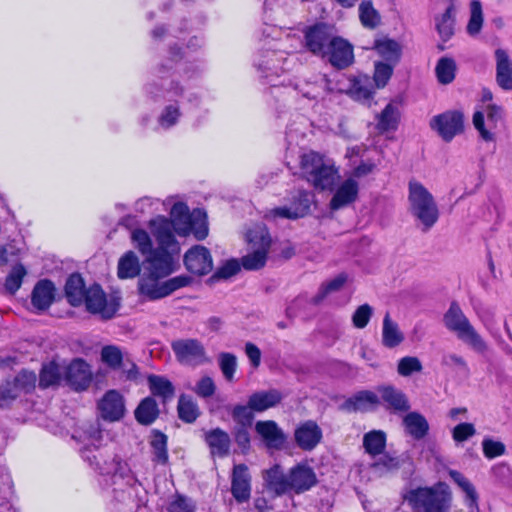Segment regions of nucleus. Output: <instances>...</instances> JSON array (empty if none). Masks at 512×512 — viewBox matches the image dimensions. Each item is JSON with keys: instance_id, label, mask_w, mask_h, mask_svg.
<instances>
[{"instance_id": "nucleus-50", "label": "nucleus", "mask_w": 512, "mask_h": 512, "mask_svg": "<svg viewBox=\"0 0 512 512\" xmlns=\"http://www.w3.org/2000/svg\"><path fill=\"white\" fill-rule=\"evenodd\" d=\"M62 376L60 366L55 362H50L43 366L40 372L39 386L41 388H48L57 385Z\"/></svg>"}, {"instance_id": "nucleus-48", "label": "nucleus", "mask_w": 512, "mask_h": 512, "mask_svg": "<svg viewBox=\"0 0 512 512\" xmlns=\"http://www.w3.org/2000/svg\"><path fill=\"white\" fill-rule=\"evenodd\" d=\"M189 234L193 233L196 239L203 240L208 235L207 215L201 209L192 211V219L189 222Z\"/></svg>"}, {"instance_id": "nucleus-54", "label": "nucleus", "mask_w": 512, "mask_h": 512, "mask_svg": "<svg viewBox=\"0 0 512 512\" xmlns=\"http://www.w3.org/2000/svg\"><path fill=\"white\" fill-rule=\"evenodd\" d=\"M101 360L111 369H119L123 363L122 351L115 345L104 346L101 350Z\"/></svg>"}, {"instance_id": "nucleus-37", "label": "nucleus", "mask_w": 512, "mask_h": 512, "mask_svg": "<svg viewBox=\"0 0 512 512\" xmlns=\"http://www.w3.org/2000/svg\"><path fill=\"white\" fill-rule=\"evenodd\" d=\"M373 459L374 461L369 465L370 474L373 477L386 476L399 468L398 458L387 453H382Z\"/></svg>"}, {"instance_id": "nucleus-44", "label": "nucleus", "mask_w": 512, "mask_h": 512, "mask_svg": "<svg viewBox=\"0 0 512 512\" xmlns=\"http://www.w3.org/2000/svg\"><path fill=\"white\" fill-rule=\"evenodd\" d=\"M375 87L369 76L359 75L353 80L350 92L357 100H369L375 91Z\"/></svg>"}, {"instance_id": "nucleus-4", "label": "nucleus", "mask_w": 512, "mask_h": 512, "mask_svg": "<svg viewBox=\"0 0 512 512\" xmlns=\"http://www.w3.org/2000/svg\"><path fill=\"white\" fill-rule=\"evenodd\" d=\"M300 170L302 176L315 189L321 191L332 190L339 178V171L334 160L314 151L303 153L300 156Z\"/></svg>"}, {"instance_id": "nucleus-12", "label": "nucleus", "mask_w": 512, "mask_h": 512, "mask_svg": "<svg viewBox=\"0 0 512 512\" xmlns=\"http://www.w3.org/2000/svg\"><path fill=\"white\" fill-rule=\"evenodd\" d=\"M171 348L177 361L182 365L196 367L209 362L204 345L197 339L174 340Z\"/></svg>"}, {"instance_id": "nucleus-55", "label": "nucleus", "mask_w": 512, "mask_h": 512, "mask_svg": "<svg viewBox=\"0 0 512 512\" xmlns=\"http://www.w3.org/2000/svg\"><path fill=\"white\" fill-rule=\"evenodd\" d=\"M398 118H399V113H398L397 108L392 104H388L384 108V110L382 111V113L379 117L378 128L381 131L394 130L397 127Z\"/></svg>"}, {"instance_id": "nucleus-14", "label": "nucleus", "mask_w": 512, "mask_h": 512, "mask_svg": "<svg viewBox=\"0 0 512 512\" xmlns=\"http://www.w3.org/2000/svg\"><path fill=\"white\" fill-rule=\"evenodd\" d=\"M430 126L438 132L444 141L449 142L463 131V114L459 111H447L434 116L430 121Z\"/></svg>"}, {"instance_id": "nucleus-62", "label": "nucleus", "mask_w": 512, "mask_h": 512, "mask_svg": "<svg viewBox=\"0 0 512 512\" xmlns=\"http://www.w3.org/2000/svg\"><path fill=\"white\" fill-rule=\"evenodd\" d=\"M253 409L247 405H236L232 410L233 420L240 425V427L250 426L253 420Z\"/></svg>"}, {"instance_id": "nucleus-15", "label": "nucleus", "mask_w": 512, "mask_h": 512, "mask_svg": "<svg viewBox=\"0 0 512 512\" xmlns=\"http://www.w3.org/2000/svg\"><path fill=\"white\" fill-rule=\"evenodd\" d=\"M66 383L76 391H82L89 387L92 381V372L88 363L76 358L63 371Z\"/></svg>"}, {"instance_id": "nucleus-20", "label": "nucleus", "mask_w": 512, "mask_h": 512, "mask_svg": "<svg viewBox=\"0 0 512 512\" xmlns=\"http://www.w3.org/2000/svg\"><path fill=\"white\" fill-rule=\"evenodd\" d=\"M255 431L268 449H283L287 437L275 421H258L255 425Z\"/></svg>"}, {"instance_id": "nucleus-25", "label": "nucleus", "mask_w": 512, "mask_h": 512, "mask_svg": "<svg viewBox=\"0 0 512 512\" xmlns=\"http://www.w3.org/2000/svg\"><path fill=\"white\" fill-rule=\"evenodd\" d=\"M380 401L382 400L388 410L395 413L407 412L410 404L407 396L394 386H380L377 389Z\"/></svg>"}, {"instance_id": "nucleus-1", "label": "nucleus", "mask_w": 512, "mask_h": 512, "mask_svg": "<svg viewBox=\"0 0 512 512\" xmlns=\"http://www.w3.org/2000/svg\"><path fill=\"white\" fill-rule=\"evenodd\" d=\"M168 59L157 68L160 82L152 81L145 85V93L152 100L164 99L167 103L162 108L157 118L159 128L168 130L176 126L182 116L181 104L184 100L197 102L198 95L185 88L176 79L177 75L192 77L198 70V66H189L187 62Z\"/></svg>"}, {"instance_id": "nucleus-46", "label": "nucleus", "mask_w": 512, "mask_h": 512, "mask_svg": "<svg viewBox=\"0 0 512 512\" xmlns=\"http://www.w3.org/2000/svg\"><path fill=\"white\" fill-rule=\"evenodd\" d=\"M449 476L465 493L467 505L470 508L476 507L478 495L473 484L462 473L456 470H450Z\"/></svg>"}, {"instance_id": "nucleus-8", "label": "nucleus", "mask_w": 512, "mask_h": 512, "mask_svg": "<svg viewBox=\"0 0 512 512\" xmlns=\"http://www.w3.org/2000/svg\"><path fill=\"white\" fill-rule=\"evenodd\" d=\"M406 500L414 510L448 512L449 494L440 488L419 487L408 492Z\"/></svg>"}, {"instance_id": "nucleus-2", "label": "nucleus", "mask_w": 512, "mask_h": 512, "mask_svg": "<svg viewBox=\"0 0 512 512\" xmlns=\"http://www.w3.org/2000/svg\"><path fill=\"white\" fill-rule=\"evenodd\" d=\"M81 457L103 476H109L112 489L108 491V507L111 512H137L144 500L143 490L128 464L118 456L100 462L99 456L89 447L80 450Z\"/></svg>"}, {"instance_id": "nucleus-38", "label": "nucleus", "mask_w": 512, "mask_h": 512, "mask_svg": "<svg viewBox=\"0 0 512 512\" xmlns=\"http://www.w3.org/2000/svg\"><path fill=\"white\" fill-rule=\"evenodd\" d=\"M363 446L366 453L376 458L384 453L386 447V433L382 430H372L363 437Z\"/></svg>"}, {"instance_id": "nucleus-28", "label": "nucleus", "mask_w": 512, "mask_h": 512, "mask_svg": "<svg viewBox=\"0 0 512 512\" xmlns=\"http://www.w3.org/2000/svg\"><path fill=\"white\" fill-rule=\"evenodd\" d=\"M166 219L171 224V234L174 235V232L180 236L189 234V222L192 219V212L189 211L185 203H174L170 211V219Z\"/></svg>"}, {"instance_id": "nucleus-32", "label": "nucleus", "mask_w": 512, "mask_h": 512, "mask_svg": "<svg viewBox=\"0 0 512 512\" xmlns=\"http://www.w3.org/2000/svg\"><path fill=\"white\" fill-rule=\"evenodd\" d=\"M282 394L276 390L260 391L253 393L249 397V405L253 411L263 412L269 408L276 406L282 400Z\"/></svg>"}, {"instance_id": "nucleus-10", "label": "nucleus", "mask_w": 512, "mask_h": 512, "mask_svg": "<svg viewBox=\"0 0 512 512\" xmlns=\"http://www.w3.org/2000/svg\"><path fill=\"white\" fill-rule=\"evenodd\" d=\"M83 303L88 312L100 315L103 319H111L120 307V298L116 295L107 296L100 285L94 284L86 291Z\"/></svg>"}, {"instance_id": "nucleus-17", "label": "nucleus", "mask_w": 512, "mask_h": 512, "mask_svg": "<svg viewBox=\"0 0 512 512\" xmlns=\"http://www.w3.org/2000/svg\"><path fill=\"white\" fill-rule=\"evenodd\" d=\"M317 483V476L307 464H297L289 470L288 492L296 494L310 490Z\"/></svg>"}, {"instance_id": "nucleus-58", "label": "nucleus", "mask_w": 512, "mask_h": 512, "mask_svg": "<svg viewBox=\"0 0 512 512\" xmlns=\"http://www.w3.org/2000/svg\"><path fill=\"white\" fill-rule=\"evenodd\" d=\"M359 17L365 27L374 28L379 23V15L371 2H362L360 4Z\"/></svg>"}, {"instance_id": "nucleus-18", "label": "nucleus", "mask_w": 512, "mask_h": 512, "mask_svg": "<svg viewBox=\"0 0 512 512\" xmlns=\"http://www.w3.org/2000/svg\"><path fill=\"white\" fill-rule=\"evenodd\" d=\"M324 59L338 69L347 68L354 61L353 46L344 38L336 35Z\"/></svg>"}, {"instance_id": "nucleus-26", "label": "nucleus", "mask_w": 512, "mask_h": 512, "mask_svg": "<svg viewBox=\"0 0 512 512\" xmlns=\"http://www.w3.org/2000/svg\"><path fill=\"white\" fill-rule=\"evenodd\" d=\"M99 410L105 420H119L125 412L123 397L115 390L108 391L99 403Z\"/></svg>"}, {"instance_id": "nucleus-52", "label": "nucleus", "mask_w": 512, "mask_h": 512, "mask_svg": "<svg viewBox=\"0 0 512 512\" xmlns=\"http://www.w3.org/2000/svg\"><path fill=\"white\" fill-rule=\"evenodd\" d=\"M26 274L27 271L22 264L14 265L5 279L4 287L6 291L15 294L20 289Z\"/></svg>"}, {"instance_id": "nucleus-41", "label": "nucleus", "mask_w": 512, "mask_h": 512, "mask_svg": "<svg viewBox=\"0 0 512 512\" xmlns=\"http://www.w3.org/2000/svg\"><path fill=\"white\" fill-rule=\"evenodd\" d=\"M118 277L121 279L134 278L140 273L139 258L133 251L126 252L118 262Z\"/></svg>"}, {"instance_id": "nucleus-22", "label": "nucleus", "mask_w": 512, "mask_h": 512, "mask_svg": "<svg viewBox=\"0 0 512 512\" xmlns=\"http://www.w3.org/2000/svg\"><path fill=\"white\" fill-rule=\"evenodd\" d=\"M330 80L326 75H314L311 80L299 82L295 85L303 97L311 100L324 99V96L332 92Z\"/></svg>"}, {"instance_id": "nucleus-29", "label": "nucleus", "mask_w": 512, "mask_h": 512, "mask_svg": "<svg viewBox=\"0 0 512 512\" xmlns=\"http://www.w3.org/2000/svg\"><path fill=\"white\" fill-rule=\"evenodd\" d=\"M380 404V398L377 393L363 390L349 397L343 404V407L349 412L369 411L375 409Z\"/></svg>"}, {"instance_id": "nucleus-9", "label": "nucleus", "mask_w": 512, "mask_h": 512, "mask_svg": "<svg viewBox=\"0 0 512 512\" xmlns=\"http://www.w3.org/2000/svg\"><path fill=\"white\" fill-rule=\"evenodd\" d=\"M284 40H279L274 49L268 47L261 51L255 66L264 78L279 76L290 69L291 59L287 57Z\"/></svg>"}, {"instance_id": "nucleus-39", "label": "nucleus", "mask_w": 512, "mask_h": 512, "mask_svg": "<svg viewBox=\"0 0 512 512\" xmlns=\"http://www.w3.org/2000/svg\"><path fill=\"white\" fill-rule=\"evenodd\" d=\"M150 446L152 461L165 465L168 462L167 436L158 430H154L151 434Z\"/></svg>"}, {"instance_id": "nucleus-3", "label": "nucleus", "mask_w": 512, "mask_h": 512, "mask_svg": "<svg viewBox=\"0 0 512 512\" xmlns=\"http://www.w3.org/2000/svg\"><path fill=\"white\" fill-rule=\"evenodd\" d=\"M151 233L154 236L157 246L147 231L134 229L131 232V240L138 251L145 256L149 269L154 276L167 277L176 271L180 255V245L171 234V224L166 217L157 216L149 222Z\"/></svg>"}, {"instance_id": "nucleus-30", "label": "nucleus", "mask_w": 512, "mask_h": 512, "mask_svg": "<svg viewBox=\"0 0 512 512\" xmlns=\"http://www.w3.org/2000/svg\"><path fill=\"white\" fill-rule=\"evenodd\" d=\"M263 479L266 488L275 495L280 496L288 493L289 473L285 474L280 465L275 464L270 469L265 470Z\"/></svg>"}, {"instance_id": "nucleus-7", "label": "nucleus", "mask_w": 512, "mask_h": 512, "mask_svg": "<svg viewBox=\"0 0 512 512\" xmlns=\"http://www.w3.org/2000/svg\"><path fill=\"white\" fill-rule=\"evenodd\" d=\"M246 238L251 252L242 257L241 264L246 270H258L266 263L271 237L265 226L256 225L248 230Z\"/></svg>"}, {"instance_id": "nucleus-27", "label": "nucleus", "mask_w": 512, "mask_h": 512, "mask_svg": "<svg viewBox=\"0 0 512 512\" xmlns=\"http://www.w3.org/2000/svg\"><path fill=\"white\" fill-rule=\"evenodd\" d=\"M55 299V286L48 279L36 283L31 294V304L39 312L47 310Z\"/></svg>"}, {"instance_id": "nucleus-59", "label": "nucleus", "mask_w": 512, "mask_h": 512, "mask_svg": "<svg viewBox=\"0 0 512 512\" xmlns=\"http://www.w3.org/2000/svg\"><path fill=\"white\" fill-rule=\"evenodd\" d=\"M422 363L417 357L406 356L399 360L397 371L401 376L407 377L412 373L422 371Z\"/></svg>"}, {"instance_id": "nucleus-45", "label": "nucleus", "mask_w": 512, "mask_h": 512, "mask_svg": "<svg viewBox=\"0 0 512 512\" xmlns=\"http://www.w3.org/2000/svg\"><path fill=\"white\" fill-rule=\"evenodd\" d=\"M456 62L450 57H441L435 67L436 77L439 83L443 85L450 84L456 75Z\"/></svg>"}, {"instance_id": "nucleus-60", "label": "nucleus", "mask_w": 512, "mask_h": 512, "mask_svg": "<svg viewBox=\"0 0 512 512\" xmlns=\"http://www.w3.org/2000/svg\"><path fill=\"white\" fill-rule=\"evenodd\" d=\"M347 276L345 274H340L331 281L323 284L318 292V294L314 297V302L319 303L322 301L329 293L338 291L346 282Z\"/></svg>"}, {"instance_id": "nucleus-64", "label": "nucleus", "mask_w": 512, "mask_h": 512, "mask_svg": "<svg viewBox=\"0 0 512 512\" xmlns=\"http://www.w3.org/2000/svg\"><path fill=\"white\" fill-rule=\"evenodd\" d=\"M240 271V263L236 259L225 261L214 273V279H228Z\"/></svg>"}, {"instance_id": "nucleus-11", "label": "nucleus", "mask_w": 512, "mask_h": 512, "mask_svg": "<svg viewBox=\"0 0 512 512\" xmlns=\"http://www.w3.org/2000/svg\"><path fill=\"white\" fill-rule=\"evenodd\" d=\"M503 118V111L500 106L493 103L481 104L473 114V125L480 137L486 142L495 140L493 130Z\"/></svg>"}, {"instance_id": "nucleus-51", "label": "nucleus", "mask_w": 512, "mask_h": 512, "mask_svg": "<svg viewBox=\"0 0 512 512\" xmlns=\"http://www.w3.org/2000/svg\"><path fill=\"white\" fill-rule=\"evenodd\" d=\"M313 203L314 194L312 192L298 190L292 197L291 207L293 212L300 213L302 218L309 213Z\"/></svg>"}, {"instance_id": "nucleus-57", "label": "nucleus", "mask_w": 512, "mask_h": 512, "mask_svg": "<svg viewBox=\"0 0 512 512\" xmlns=\"http://www.w3.org/2000/svg\"><path fill=\"white\" fill-rule=\"evenodd\" d=\"M393 64L377 62L375 64L374 77L372 79L376 88H383L388 83L393 73Z\"/></svg>"}, {"instance_id": "nucleus-40", "label": "nucleus", "mask_w": 512, "mask_h": 512, "mask_svg": "<svg viewBox=\"0 0 512 512\" xmlns=\"http://www.w3.org/2000/svg\"><path fill=\"white\" fill-rule=\"evenodd\" d=\"M404 336L399 330L398 324L391 320L387 313L383 319L382 343L385 347L394 348L402 343Z\"/></svg>"}, {"instance_id": "nucleus-36", "label": "nucleus", "mask_w": 512, "mask_h": 512, "mask_svg": "<svg viewBox=\"0 0 512 512\" xmlns=\"http://www.w3.org/2000/svg\"><path fill=\"white\" fill-rule=\"evenodd\" d=\"M373 49L390 64L395 65L401 57V46L400 44L387 37L377 39L374 41Z\"/></svg>"}, {"instance_id": "nucleus-56", "label": "nucleus", "mask_w": 512, "mask_h": 512, "mask_svg": "<svg viewBox=\"0 0 512 512\" xmlns=\"http://www.w3.org/2000/svg\"><path fill=\"white\" fill-rule=\"evenodd\" d=\"M218 364L225 380L231 382L237 368L236 356L232 353L222 352L218 355Z\"/></svg>"}, {"instance_id": "nucleus-63", "label": "nucleus", "mask_w": 512, "mask_h": 512, "mask_svg": "<svg viewBox=\"0 0 512 512\" xmlns=\"http://www.w3.org/2000/svg\"><path fill=\"white\" fill-rule=\"evenodd\" d=\"M373 315V308L369 304L360 305L352 315L354 327L363 329L369 323Z\"/></svg>"}, {"instance_id": "nucleus-49", "label": "nucleus", "mask_w": 512, "mask_h": 512, "mask_svg": "<svg viewBox=\"0 0 512 512\" xmlns=\"http://www.w3.org/2000/svg\"><path fill=\"white\" fill-rule=\"evenodd\" d=\"M178 415L186 423H193L199 416L197 404L185 395H181L178 401Z\"/></svg>"}, {"instance_id": "nucleus-35", "label": "nucleus", "mask_w": 512, "mask_h": 512, "mask_svg": "<svg viewBox=\"0 0 512 512\" xmlns=\"http://www.w3.org/2000/svg\"><path fill=\"white\" fill-rule=\"evenodd\" d=\"M495 55L497 60V83L505 90H512V63L503 50L498 49Z\"/></svg>"}, {"instance_id": "nucleus-47", "label": "nucleus", "mask_w": 512, "mask_h": 512, "mask_svg": "<svg viewBox=\"0 0 512 512\" xmlns=\"http://www.w3.org/2000/svg\"><path fill=\"white\" fill-rule=\"evenodd\" d=\"M454 6L450 4L441 17L436 18V29L443 41H447L454 33Z\"/></svg>"}, {"instance_id": "nucleus-34", "label": "nucleus", "mask_w": 512, "mask_h": 512, "mask_svg": "<svg viewBox=\"0 0 512 512\" xmlns=\"http://www.w3.org/2000/svg\"><path fill=\"white\" fill-rule=\"evenodd\" d=\"M406 432L415 440L423 439L429 430L425 417L418 412H409L403 419Z\"/></svg>"}, {"instance_id": "nucleus-43", "label": "nucleus", "mask_w": 512, "mask_h": 512, "mask_svg": "<svg viewBox=\"0 0 512 512\" xmlns=\"http://www.w3.org/2000/svg\"><path fill=\"white\" fill-rule=\"evenodd\" d=\"M148 384L151 393L154 396L161 397L164 402L172 399L174 396V386L165 377L150 375L148 377Z\"/></svg>"}, {"instance_id": "nucleus-16", "label": "nucleus", "mask_w": 512, "mask_h": 512, "mask_svg": "<svg viewBox=\"0 0 512 512\" xmlns=\"http://www.w3.org/2000/svg\"><path fill=\"white\" fill-rule=\"evenodd\" d=\"M186 269L196 275H206L213 269V261L210 251L201 245H195L184 255Z\"/></svg>"}, {"instance_id": "nucleus-33", "label": "nucleus", "mask_w": 512, "mask_h": 512, "mask_svg": "<svg viewBox=\"0 0 512 512\" xmlns=\"http://www.w3.org/2000/svg\"><path fill=\"white\" fill-rule=\"evenodd\" d=\"M150 271V275L148 277H143L139 280L138 289L142 296L150 300H156L164 298L167 295V290L164 282H159L158 279L160 277L154 276Z\"/></svg>"}, {"instance_id": "nucleus-53", "label": "nucleus", "mask_w": 512, "mask_h": 512, "mask_svg": "<svg viewBox=\"0 0 512 512\" xmlns=\"http://www.w3.org/2000/svg\"><path fill=\"white\" fill-rule=\"evenodd\" d=\"M483 24L482 5L480 1L474 0L470 4V19L467 25V32L471 36L477 35Z\"/></svg>"}, {"instance_id": "nucleus-24", "label": "nucleus", "mask_w": 512, "mask_h": 512, "mask_svg": "<svg viewBox=\"0 0 512 512\" xmlns=\"http://www.w3.org/2000/svg\"><path fill=\"white\" fill-rule=\"evenodd\" d=\"M203 439L213 457L224 458L229 454L231 438L229 434L221 428L217 427L204 431Z\"/></svg>"}, {"instance_id": "nucleus-61", "label": "nucleus", "mask_w": 512, "mask_h": 512, "mask_svg": "<svg viewBox=\"0 0 512 512\" xmlns=\"http://www.w3.org/2000/svg\"><path fill=\"white\" fill-rule=\"evenodd\" d=\"M264 218L266 220L276 221L278 219H288V220H296L301 218V214L297 212H293L291 205L290 206H282L275 207L270 210H267Z\"/></svg>"}, {"instance_id": "nucleus-42", "label": "nucleus", "mask_w": 512, "mask_h": 512, "mask_svg": "<svg viewBox=\"0 0 512 512\" xmlns=\"http://www.w3.org/2000/svg\"><path fill=\"white\" fill-rule=\"evenodd\" d=\"M159 410L152 397L143 399L135 410L136 420L143 425L152 424L158 417Z\"/></svg>"}, {"instance_id": "nucleus-23", "label": "nucleus", "mask_w": 512, "mask_h": 512, "mask_svg": "<svg viewBox=\"0 0 512 512\" xmlns=\"http://www.w3.org/2000/svg\"><path fill=\"white\" fill-rule=\"evenodd\" d=\"M359 193V184L354 178H347L336 188L330 200L331 210H339L356 201Z\"/></svg>"}, {"instance_id": "nucleus-21", "label": "nucleus", "mask_w": 512, "mask_h": 512, "mask_svg": "<svg viewBox=\"0 0 512 512\" xmlns=\"http://www.w3.org/2000/svg\"><path fill=\"white\" fill-rule=\"evenodd\" d=\"M231 493L238 503L249 500L251 495V476L245 464L234 465L231 475Z\"/></svg>"}, {"instance_id": "nucleus-13", "label": "nucleus", "mask_w": 512, "mask_h": 512, "mask_svg": "<svg viewBox=\"0 0 512 512\" xmlns=\"http://www.w3.org/2000/svg\"><path fill=\"white\" fill-rule=\"evenodd\" d=\"M336 37L333 27L320 23L305 31V47L316 56L325 58V54Z\"/></svg>"}, {"instance_id": "nucleus-19", "label": "nucleus", "mask_w": 512, "mask_h": 512, "mask_svg": "<svg viewBox=\"0 0 512 512\" xmlns=\"http://www.w3.org/2000/svg\"><path fill=\"white\" fill-rule=\"evenodd\" d=\"M294 438L299 448L311 451L321 442L323 433L315 421L307 420L296 428Z\"/></svg>"}, {"instance_id": "nucleus-5", "label": "nucleus", "mask_w": 512, "mask_h": 512, "mask_svg": "<svg viewBox=\"0 0 512 512\" xmlns=\"http://www.w3.org/2000/svg\"><path fill=\"white\" fill-rule=\"evenodd\" d=\"M445 327L456 334L458 339L466 343L477 353L488 350L486 341L475 330L457 302H452L443 317Z\"/></svg>"}, {"instance_id": "nucleus-6", "label": "nucleus", "mask_w": 512, "mask_h": 512, "mask_svg": "<svg viewBox=\"0 0 512 512\" xmlns=\"http://www.w3.org/2000/svg\"><path fill=\"white\" fill-rule=\"evenodd\" d=\"M410 212L421 224L422 231L430 230L439 218V210L432 194L419 182L409 183Z\"/></svg>"}, {"instance_id": "nucleus-31", "label": "nucleus", "mask_w": 512, "mask_h": 512, "mask_svg": "<svg viewBox=\"0 0 512 512\" xmlns=\"http://www.w3.org/2000/svg\"><path fill=\"white\" fill-rule=\"evenodd\" d=\"M88 288L85 287L84 280L80 274L74 273L69 276L65 284V296L68 302L78 307L83 304L86 291Z\"/></svg>"}]
</instances>
